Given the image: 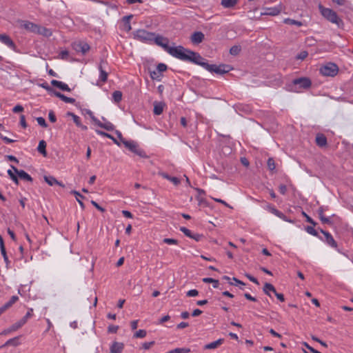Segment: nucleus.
<instances>
[{"mask_svg": "<svg viewBox=\"0 0 353 353\" xmlns=\"http://www.w3.org/2000/svg\"><path fill=\"white\" fill-rule=\"evenodd\" d=\"M180 48L182 50H179L176 58L182 61L192 62L196 65L202 66L207 70L208 68H211L210 64L206 62L205 59L203 58L198 52H195L190 50L186 49L183 46H181Z\"/></svg>", "mask_w": 353, "mask_h": 353, "instance_id": "nucleus-1", "label": "nucleus"}, {"mask_svg": "<svg viewBox=\"0 0 353 353\" xmlns=\"http://www.w3.org/2000/svg\"><path fill=\"white\" fill-rule=\"evenodd\" d=\"M319 9L321 14L330 22L336 24L339 28L343 27V20L338 16L336 12L330 8L323 7L321 4H319Z\"/></svg>", "mask_w": 353, "mask_h": 353, "instance_id": "nucleus-2", "label": "nucleus"}, {"mask_svg": "<svg viewBox=\"0 0 353 353\" xmlns=\"http://www.w3.org/2000/svg\"><path fill=\"white\" fill-rule=\"evenodd\" d=\"M153 41L157 45L162 47L165 51H166L168 53H169L170 55L174 57H176L179 50H182L180 48L181 46H179L176 47L170 46L168 45V39L160 35L156 36L154 34V38Z\"/></svg>", "mask_w": 353, "mask_h": 353, "instance_id": "nucleus-3", "label": "nucleus"}, {"mask_svg": "<svg viewBox=\"0 0 353 353\" xmlns=\"http://www.w3.org/2000/svg\"><path fill=\"white\" fill-rule=\"evenodd\" d=\"M312 85L311 80L307 77L295 79L290 84L289 90L292 92H300L301 89H308Z\"/></svg>", "mask_w": 353, "mask_h": 353, "instance_id": "nucleus-4", "label": "nucleus"}, {"mask_svg": "<svg viewBox=\"0 0 353 353\" xmlns=\"http://www.w3.org/2000/svg\"><path fill=\"white\" fill-rule=\"evenodd\" d=\"M338 71V66L333 63H329L320 68L321 74L326 77H334L337 74Z\"/></svg>", "mask_w": 353, "mask_h": 353, "instance_id": "nucleus-5", "label": "nucleus"}, {"mask_svg": "<svg viewBox=\"0 0 353 353\" xmlns=\"http://www.w3.org/2000/svg\"><path fill=\"white\" fill-rule=\"evenodd\" d=\"M123 144L125 148H127L128 149H129L130 151L135 153L136 154L139 155V157H143V158L148 157L145 152L143 150L139 148L138 145L136 142H134L133 141H128L123 142Z\"/></svg>", "mask_w": 353, "mask_h": 353, "instance_id": "nucleus-6", "label": "nucleus"}, {"mask_svg": "<svg viewBox=\"0 0 353 353\" xmlns=\"http://www.w3.org/2000/svg\"><path fill=\"white\" fill-rule=\"evenodd\" d=\"M211 68H208V70L211 72H215L219 74H223L230 72L232 68L230 65L221 64L217 66L214 64H210Z\"/></svg>", "mask_w": 353, "mask_h": 353, "instance_id": "nucleus-7", "label": "nucleus"}, {"mask_svg": "<svg viewBox=\"0 0 353 353\" xmlns=\"http://www.w3.org/2000/svg\"><path fill=\"white\" fill-rule=\"evenodd\" d=\"M134 37L142 41H152L154 38V33L145 30H138L134 33Z\"/></svg>", "mask_w": 353, "mask_h": 353, "instance_id": "nucleus-8", "label": "nucleus"}, {"mask_svg": "<svg viewBox=\"0 0 353 353\" xmlns=\"http://www.w3.org/2000/svg\"><path fill=\"white\" fill-rule=\"evenodd\" d=\"M19 24V27L22 29H24L30 32L35 33L37 32V30L38 28V25L30 22L29 21H23L19 20L18 21Z\"/></svg>", "mask_w": 353, "mask_h": 353, "instance_id": "nucleus-9", "label": "nucleus"}, {"mask_svg": "<svg viewBox=\"0 0 353 353\" xmlns=\"http://www.w3.org/2000/svg\"><path fill=\"white\" fill-rule=\"evenodd\" d=\"M320 232L324 235L325 239L322 238V241H325L328 245L330 247L337 249L338 245L336 241L334 239L332 234L327 232L323 230V229H319Z\"/></svg>", "mask_w": 353, "mask_h": 353, "instance_id": "nucleus-10", "label": "nucleus"}, {"mask_svg": "<svg viewBox=\"0 0 353 353\" xmlns=\"http://www.w3.org/2000/svg\"><path fill=\"white\" fill-rule=\"evenodd\" d=\"M12 169L14 170V172L18 175V176L23 180L32 182V178L30 174H28L27 172H26L23 170H18L15 166L11 165Z\"/></svg>", "mask_w": 353, "mask_h": 353, "instance_id": "nucleus-11", "label": "nucleus"}, {"mask_svg": "<svg viewBox=\"0 0 353 353\" xmlns=\"http://www.w3.org/2000/svg\"><path fill=\"white\" fill-rule=\"evenodd\" d=\"M205 39V35L202 32H194L190 37L191 42L193 44L198 45L201 43Z\"/></svg>", "mask_w": 353, "mask_h": 353, "instance_id": "nucleus-12", "label": "nucleus"}, {"mask_svg": "<svg viewBox=\"0 0 353 353\" xmlns=\"http://www.w3.org/2000/svg\"><path fill=\"white\" fill-rule=\"evenodd\" d=\"M263 12H261V15L276 16L281 12V9L278 7L263 8Z\"/></svg>", "mask_w": 353, "mask_h": 353, "instance_id": "nucleus-13", "label": "nucleus"}, {"mask_svg": "<svg viewBox=\"0 0 353 353\" xmlns=\"http://www.w3.org/2000/svg\"><path fill=\"white\" fill-rule=\"evenodd\" d=\"M123 348L124 344L123 343L114 341L110 347V353H122Z\"/></svg>", "mask_w": 353, "mask_h": 353, "instance_id": "nucleus-14", "label": "nucleus"}, {"mask_svg": "<svg viewBox=\"0 0 353 353\" xmlns=\"http://www.w3.org/2000/svg\"><path fill=\"white\" fill-rule=\"evenodd\" d=\"M23 325V322L20 320L15 323L12 324L9 328L4 330L1 334L6 335L12 332L16 331Z\"/></svg>", "mask_w": 353, "mask_h": 353, "instance_id": "nucleus-15", "label": "nucleus"}, {"mask_svg": "<svg viewBox=\"0 0 353 353\" xmlns=\"http://www.w3.org/2000/svg\"><path fill=\"white\" fill-rule=\"evenodd\" d=\"M102 119L105 122L102 123L101 121H99L97 125L101 128L105 129L107 131H113L114 130V125L112 123L106 121V119L104 117H102Z\"/></svg>", "mask_w": 353, "mask_h": 353, "instance_id": "nucleus-16", "label": "nucleus"}, {"mask_svg": "<svg viewBox=\"0 0 353 353\" xmlns=\"http://www.w3.org/2000/svg\"><path fill=\"white\" fill-rule=\"evenodd\" d=\"M0 41L11 48H15V44L9 36L5 34H0Z\"/></svg>", "mask_w": 353, "mask_h": 353, "instance_id": "nucleus-17", "label": "nucleus"}, {"mask_svg": "<svg viewBox=\"0 0 353 353\" xmlns=\"http://www.w3.org/2000/svg\"><path fill=\"white\" fill-rule=\"evenodd\" d=\"M74 49L78 52H82L83 54H85L90 50V46L87 43L79 42L75 44Z\"/></svg>", "mask_w": 353, "mask_h": 353, "instance_id": "nucleus-18", "label": "nucleus"}, {"mask_svg": "<svg viewBox=\"0 0 353 353\" xmlns=\"http://www.w3.org/2000/svg\"><path fill=\"white\" fill-rule=\"evenodd\" d=\"M51 84L53 86H55L63 91H67V92L71 91V89L68 87V85L67 84L63 83L62 81H59L57 80H52Z\"/></svg>", "mask_w": 353, "mask_h": 353, "instance_id": "nucleus-19", "label": "nucleus"}, {"mask_svg": "<svg viewBox=\"0 0 353 353\" xmlns=\"http://www.w3.org/2000/svg\"><path fill=\"white\" fill-rule=\"evenodd\" d=\"M316 143L321 148L325 146L327 143L326 137L321 133L317 134L316 137Z\"/></svg>", "mask_w": 353, "mask_h": 353, "instance_id": "nucleus-20", "label": "nucleus"}, {"mask_svg": "<svg viewBox=\"0 0 353 353\" xmlns=\"http://www.w3.org/2000/svg\"><path fill=\"white\" fill-rule=\"evenodd\" d=\"M105 62L103 61V60H101V63L99 65V72H100V76H99V78H100V80L102 81V82H105L108 79V73L107 72H105L103 69V64L105 63Z\"/></svg>", "mask_w": 353, "mask_h": 353, "instance_id": "nucleus-21", "label": "nucleus"}, {"mask_svg": "<svg viewBox=\"0 0 353 353\" xmlns=\"http://www.w3.org/2000/svg\"><path fill=\"white\" fill-rule=\"evenodd\" d=\"M36 34L48 37L52 35V31L50 29L38 25V28L37 30Z\"/></svg>", "mask_w": 353, "mask_h": 353, "instance_id": "nucleus-22", "label": "nucleus"}, {"mask_svg": "<svg viewBox=\"0 0 353 353\" xmlns=\"http://www.w3.org/2000/svg\"><path fill=\"white\" fill-rule=\"evenodd\" d=\"M164 106V103L155 101L154 103V114L156 115H160L163 111Z\"/></svg>", "mask_w": 353, "mask_h": 353, "instance_id": "nucleus-23", "label": "nucleus"}, {"mask_svg": "<svg viewBox=\"0 0 353 353\" xmlns=\"http://www.w3.org/2000/svg\"><path fill=\"white\" fill-rule=\"evenodd\" d=\"M224 341L223 339H219L217 341L208 343L204 346V349L210 350V349H215L221 345Z\"/></svg>", "mask_w": 353, "mask_h": 353, "instance_id": "nucleus-24", "label": "nucleus"}, {"mask_svg": "<svg viewBox=\"0 0 353 353\" xmlns=\"http://www.w3.org/2000/svg\"><path fill=\"white\" fill-rule=\"evenodd\" d=\"M44 180L49 185H53L54 184H57L61 187H64V185L58 181L54 176H44Z\"/></svg>", "mask_w": 353, "mask_h": 353, "instance_id": "nucleus-25", "label": "nucleus"}, {"mask_svg": "<svg viewBox=\"0 0 353 353\" xmlns=\"http://www.w3.org/2000/svg\"><path fill=\"white\" fill-rule=\"evenodd\" d=\"M20 336H16L12 339H10L8 340L3 345L1 346V347H4L8 345H12V346H18L20 344V342L19 341Z\"/></svg>", "mask_w": 353, "mask_h": 353, "instance_id": "nucleus-26", "label": "nucleus"}, {"mask_svg": "<svg viewBox=\"0 0 353 353\" xmlns=\"http://www.w3.org/2000/svg\"><path fill=\"white\" fill-rule=\"evenodd\" d=\"M238 3V0H221V5L225 8H234Z\"/></svg>", "mask_w": 353, "mask_h": 353, "instance_id": "nucleus-27", "label": "nucleus"}, {"mask_svg": "<svg viewBox=\"0 0 353 353\" xmlns=\"http://www.w3.org/2000/svg\"><path fill=\"white\" fill-rule=\"evenodd\" d=\"M263 291L264 292V293L265 294L268 295L269 296H271V295L270 294V292H272L274 294L276 293V292L274 285L269 283H265L264 284V286L263 288Z\"/></svg>", "mask_w": 353, "mask_h": 353, "instance_id": "nucleus-28", "label": "nucleus"}, {"mask_svg": "<svg viewBox=\"0 0 353 353\" xmlns=\"http://www.w3.org/2000/svg\"><path fill=\"white\" fill-rule=\"evenodd\" d=\"M161 176H162L164 179H166L170 181H172L174 185H177L180 183V180L177 177L170 176L167 173L161 172L159 173Z\"/></svg>", "mask_w": 353, "mask_h": 353, "instance_id": "nucleus-29", "label": "nucleus"}, {"mask_svg": "<svg viewBox=\"0 0 353 353\" xmlns=\"http://www.w3.org/2000/svg\"><path fill=\"white\" fill-rule=\"evenodd\" d=\"M46 142L44 140H41L39 143V145L37 148V150L39 153L43 154L44 157L47 156V152H46Z\"/></svg>", "mask_w": 353, "mask_h": 353, "instance_id": "nucleus-30", "label": "nucleus"}, {"mask_svg": "<svg viewBox=\"0 0 353 353\" xmlns=\"http://www.w3.org/2000/svg\"><path fill=\"white\" fill-rule=\"evenodd\" d=\"M71 194H74L76 197L77 201L79 202L80 206L82 209L85 208L84 203L82 202L81 199H84L85 196L81 194L79 192L76 190L71 191Z\"/></svg>", "mask_w": 353, "mask_h": 353, "instance_id": "nucleus-31", "label": "nucleus"}, {"mask_svg": "<svg viewBox=\"0 0 353 353\" xmlns=\"http://www.w3.org/2000/svg\"><path fill=\"white\" fill-rule=\"evenodd\" d=\"M18 300H19V297L17 296H12L10 298V301H8L6 303H5L3 306L7 310L10 307H12V305L14 304Z\"/></svg>", "mask_w": 353, "mask_h": 353, "instance_id": "nucleus-32", "label": "nucleus"}, {"mask_svg": "<svg viewBox=\"0 0 353 353\" xmlns=\"http://www.w3.org/2000/svg\"><path fill=\"white\" fill-rule=\"evenodd\" d=\"M202 281H203V282L206 283H213L214 288H219V280H216V279H214L212 278L206 277V278H203L202 279Z\"/></svg>", "mask_w": 353, "mask_h": 353, "instance_id": "nucleus-33", "label": "nucleus"}, {"mask_svg": "<svg viewBox=\"0 0 353 353\" xmlns=\"http://www.w3.org/2000/svg\"><path fill=\"white\" fill-rule=\"evenodd\" d=\"M305 230L307 233L314 236L322 239V237L319 235L317 230H316L312 226L307 225L305 227Z\"/></svg>", "mask_w": 353, "mask_h": 353, "instance_id": "nucleus-34", "label": "nucleus"}, {"mask_svg": "<svg viewBox=\"0 0 353 353\" xmlns=\"http://www.w3.org/2000/svg\"><path fill=\"white\" fill-rule=\"evenodd\" d=\"M150 77L153 80L161 81V78L162 74L159 73V72L157 70L150 71Z\"/></svg>", "mask_w": 353, "mask_h": 353, "instance_id": "nucleus-35", "label": "nucleus"}, {"mask_svg": "<svg viewBox=\"0 0 353 353\" xmlns=\"http://www.w3.org/2000/svg\"><path fill=\"white\" fill-rule=\"evenodd\" d=\"M112 98L116 103H119L122 99V92L121 91H114L112 93Z\"/></svg>", "mask_w": 353, "mask_h": 353, "instance_id": "nucleus-36", "label": "nucleus"}, {"mask_svg": "<svg viewBox=\"0 0 353 353\" xmlns=\"http://www.w3.org/2000/svg\"><path fill=\"white\" fill-rule=\"evenodd\" d=\"M190 352V350L189 348H185V347H182V348H176V349H174V350H172L169 352H168L167 353H188Z\"/></svg>", "mask_w": 353, "mask_h": 353, "instance_id": "nucleus-37", "label": "nucleus"}, {"mask_svg": "<svg viewBox=\"0 0 353 353\" xmlns=\"http://www.w3.org/2000/svg\"><path fill=\"white\" fill-rule=\"evenodd\" d=\"M241 48L239 46H233L230 50V53L232 55L236 56L239 54V53L241 52Z\"/></svg>", "mask_w": 353, "mask_h": 353, "instance_id": "nucleus-38", "label": "nucleus"}, {"mask_svg": "<svg viewBox=\"0 0 353 353\" xmlns=\"http://www.w3.org/2000/svg\"><path fill=\"white\" fill-rule=\"evenodd\" d=\"M267 165L270 171H273L275 170L276 165L273 158H269L268 159Z\"/></svg>", "mask_w": 353, "mask_h": 353, "instance_id": "nucleus-39", "label": "nucleus"}, {"mask_svg": "<svg viewBox=\"0 0 353 353\" xmlns=\"http://www.w3.org/2000/svg\"><path fill=\"white\" fill-rule=\"evenodd\" d=\"M146 334L147 332L145 330H139L134 333V337L142 339L144 338L146 336Z\"/></svg>", "mask_w": 353, "mask_h": 353, "instance_id": "nucleus-40", "label": "nucleus"}, {"mask_svg": "<svg viewBox=\"0 0 353 353\" xmlns=\"http://www.w3.org/2000/svg\"><path fill=\"white\" fill-rule=\"evenodd\" d=\"M32 312L33 310L30 309L26 314L21 319H20V321L23 322V325L27 322L28 319L32 316Z\"/></svg>", "mask_w": 353, "mask_h": 353, "instance_id": "nucleus-41", "label": "nucleus"}, {"mask_svg": "<svg viewBox=\"0 0 353 353\" xmlns=\"http://www.w3.org/2000/svg\"><path fill=\"white\" fill-rule=\"evenodd\" d=\"M0 250H1V254L3 256V257L4 261L6 263V265L8 267V264L10 263V261H9L8 255H7L6 248H2Z\"/></svg>", "mask_w": 353, "mask_h": 353, "instance_id": "nucleus-42", "label": "nucleus"}, {"mask_svg": "<svg viewBox=\"0 0 353 353\" xmlns=\"http://www.w3.org/2000/svg\"><path fill=\"white\" fill-rule=\"evenodd\" d=\"M284 23L287 24L296 25L298 26H301L302 25L301 22L291 19H285L284 20Z\"/></svg>", "mask_w": 353, "mask_h": 353, "instance_id": "nucleus-43", "label": "nucleus"}, {"mask_svg": "<svg viewBox=\"0 0 353 353\" xmlns=\"http://www.w3.org/2000/svg\"><path fill=\"white\" fill-rule=\"evenodd\" d=\"M307 55H308L307 52L305 50H303L296 55V58L297 59L304 60L307 57Z\"/></svg>", "mask_w": 353, "mask_h": 353, "instance_id": "nucleus-44", "label": "nucleus"}, {"mask_svg": "<svg viewBox=\"0 0 353 353\" xmlns=\"http://www.w3.org/2000/svg\"><path fill=\"white\" fill-rule=\"evenodd\" d=\"M86 113L90 116V117L92 120V121L97 125L98 123V122L99 121V120L97 117H95L93 112L90 110H87Z\"/></svg>", "mask_w": 353, "mask_h": 353, "instance_id": "nucleus-45", "label": "nucleus"}, {"mask_svg": "<svg viewBox=\"0 0 353 353\" xmlns=\"http://www.w3.org/2000/svg\"><path fill=\"white\" fill-rule=\"evenodd\" d=\"M168 67L164 63H159L157 66V70L159 72L160 74L161 72L165 71L167 70Z\"/></svg>", "mask_w": 353, "mask_h": 353, "instance_id": "nucleus-46", "label": "nucleus"}, {"mask_svg": "<svg viewBox=\"0 0 353 353\" xmlns=\"http://www.w3.org/2000/svg\"><path fill=\"white\" fill-rule=\"evenodd\" d=\"M180 230L187 236L191 238L192 233V232L185 227H181Z\"/></svg>", "mask_w": 353, "mask_h": 353, "instance_id": "nucleus-47", "label": "nucleus"}, {"mask_svg": "<svg viewBox=\"0 0 353 353\" xmlns=\"http://www.w3.org/2000/svg\"><path fill=\"white\" fill-rule=\"evenodd\" d=\"M319 216V219H321V221H322V223H326L328 225L332 224V222L331 221L330 218L325 217L324 215H320Z\"/></svg>", "mask_w": 353, "mask_h": 353, "instance_id": "nucleus-48", "label": "nucleus"}, {"mask_svg": "<svg viewBox=\"0 0 353 353\" xmlns=\"http://www.w3.org/2000/svg\"><path fill=\"white\" fill-rule=\"evenodd\" d=\"M163 241V243L169 244V245H171V244L176 245L178 243V241L176 239H170V238H165Z\"/></svg>", "mask_w": 353, "mask_h": 353, "instance_id": "nucleus-49", "label": "nucleus"}, {"mask_svg": "<svg viewBox=\"0 0 353 353\" xmlns=\"http://www.w3.org/2000/svg\"><path fill=\"white\" fill-rule=\"evenodd\" d=\"M37 121L39 125L42 126L43 128L48 127V124L46 123V120L43 117H37Z\"/></svg>", "mask_w": 353, "mask_h": 353, "instance_id": "nucleus-50", "label": "nucleus"}, {"mask_svg": "<svg viewBox=\"0 0 353 353\" xmlns=\"http://www.w3.org/2000/svg\"><path fill=\"white\" fill-rule=\"evenodd\" d=\"M41 88L46 90L48 92H50L51 91H54V89L51 88L47 83H43L39 85Z\"/></svg>", "mask_w": 353, "mask_h": 353, "instance_id": "nucleus-51", "label": "nucleus"}, {"mask_svg": "<svg viewBox=\"0 0 353 353\" xmlns=\"http://www.w3.org/2000/svg\"><path fill=\"white\" fill-rule=\"evenodd\" d=\"M61 100L68 103H74L75 102V99L74 98L68 97L65 95L63 96Z\"/></svg>", "mask_w": 353, "mask_h": 353, "instance_id": "nucleus-52", "label": "nucleus"}, {"mask_svg": "<svg viewBox=\"0 0 353 353\" xmlns=\"http://www.w3.org/2000/svg\"><path fill=\"white\" fill-rule=\"evenodd\" d=\"M48 118H49V120L52 122V123H54L56 121H57V118H56V116L54 114V112L52 111V110H50L49 112V114H48Z\"/></svg>", "mask_w": 353, "mask_h": 353, "instance_id": "nucleus-53", "label": "nucleus"}, {"mask_svg": "<svg viewBox=\"0 0 353 353\" xmlns=\"http://www.w3.org/2000/svg\"><path fill=\"white\" fill-rule=\"evenodd\" d=\"M119 329V326L111 325L108 327V330L110 333H116Z\"/></svg>", "mask_w": 353, "mask_h": 353, "instance_id": "nucleus-54", "label": "nucleus"}, {"mask_svg": "<svg viewBox=\"0 0 353 353\" xmlns=\"http://www.w3.org/2000/svg\"><path fill=\"white\" fill-rule=\"evenodd\" d=\"M154 341L145 342L143 343L142 347L145 350H148L154 344Z\"/></svg>", "mask_w": 353, "mask_h": 353, "instance_id": "nucleus-55", "label": "nucleus"}, {"mask_svg": "<svg viewBox=\"0 0 353 353\" xmlns=\"http://www.w3.org/2000/svg\"><path fill=\"white\" fill-rule=\"evenodd\" d=\"M12 111L14 113L21 112L23 111V107L21 105H17L16 106L14 107Z\"/></svg>", "mask_w": 353, "mask_h": 353, "instance_id": "nucleus-56", "label": "nucleus"}, {"mask_svg": "<svg viewBox=\"0 0 353 353\" xmlns=\"http://www.w3.org/2000/svg\"><path fill=\"white\" fill-rule=\"evenodd\" d=\"M199 294V292L196 290H190L187 292V296L190 297L196 296Z\"/></svg>", "mask_w": 353, "mask_h": 353, "instance_id": "nucleus-57", "label": "nucleus"}, {"mask_svg": "<svg viewBox=\"0 0 353 353\" xmlns=\"http://www.w3.org/2000/svg\"><path fill=\"white\" fill-rule=\"evenodd\" d=\"M96 132H97V134H98L99 135H101L102 137H105L107 138L111 137V134H110L105 132L101 131L100 130H96Z\"/></svg>", "mask_w": 353, "mask_h": 353, "instance_id": "nucleus-58", "label": "nucleus"}, {"mask_svg": "<svg viewBox=\"0 0 353 353\" xmlns=\"http://www.w3.org/2000/svg\"><path fill=\"white\" fill-rule=\"evenodd\" d=\"M279 192H280L281 194H285V193L287 192V187L284 184H281L279 186Z\"/></svg>", "mask_w": 353, "mask_h": 353, "instance_id": "nucleus-59", "label": "nucleus"}, {"mask_svg": "<svg viewBox=\"0 0 353 353\" xmlns=\"http://www.w3.org/2000/svg\"><path fill=\"white\" fill-rule=\"evenodd\" d=\"M91 203L99 211H101L102 212H105V209L101 207L96 201H91Z\"/></svg>", "mask_w": 353, "mask_h": 353, "instance_id": "nucleus-60", "label": "nucleus"}, {"mask_svg": "<svg viewBox=\"0 0 353 353\" xmlns=\"http://www.w3.org/2000/svg\"><path fill=\"white\" fill-rule=\"evenodd\" d=\"M20 124L23 128H26L27 127L25 116L23 114L20 116Z\"/></svg>", "mask_w": 353, "mask_h": 353, "instance_id": "nucleus-61", "label": "nucleus"}, {"mask_svg": "<svg viewBox=\"0 0 353 353\" xmlns=\"http://www.w3.org/2000/svg\"><path fill=\"white\" fill-rule=\"evenodd\" d=\"M245 276H246V277H247V278H248L250 281H252V282H253V283H256V284H257V285H259V283L258 280H257L255 277L252 276V275H250V274H245Z\"/></svg>", "mask_w": 353, "mask_h": 353, "instance_id": "nucleus-62", "label": "nucleus"}, {"mask_svg": "<svg viewBox=\"0 0 353 353\" xmlns=\"http://www.w3.org/2000/svg\"><path fill=\"white\" fill-rule=\"evenodd\" d=\"M203 237L202 234H192L191 239H194L196 241H199L201 240V239Z\"/></svg>", "mask_w": 353, "mask_h": 353, "instance_id": "nucleus-63", "label": "nucleus"}, {"mask_svg": "<svg viewBox=\"0 0 353 353\" xmlns=\"http://www.w3.org/2000/svg\"><path fill=\"white\" fill-rule=\"evenodd\" d=\"M72 119H73L74 122L75 123V124L77 126L80 125V124L81 123L80 118L78 116H77L76 114H72Z\"/></svg>", "mask_w": 353, "mask_h": 353, "instance_id": "nucleus-64", "label": "nucleus"}]
</instances>
